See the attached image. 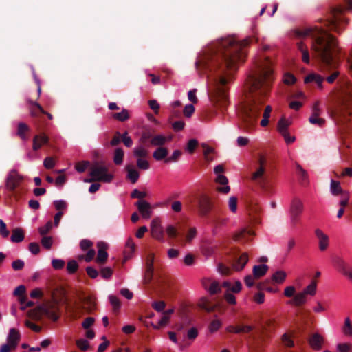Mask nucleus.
Returning <instances> with one entry per match:
<instances>
[{
	"mask_svg": "<svg viewBox=\"0 0 352 352\" xmlns=\"http://www.w3.org/2000/svg\"><path fill=\"white\" fill-rule=\"evenodd\" d=\"M41 244L43 247L47 250H50L53 244V239L51 236H43L41 239Z\"/></svg>",
	"mask_w": 352,
	"mask_h": 352,
	"instance_id": "nucleus-51",
	"label": "nucleus"
},
{
	"mask_svg": "<svg viewBox=\"0 0 352 352\" xmlns=\"http://www.w3.org/2000/svg\"><path fill=\"white\" fill-rule=\"evenodd\" d=\"M23 177L15 170H11L6 179V188L11 191L14 190L21 183Z\"/></svg>",
	"mask_w": 352,
	"mask_h": 352,
	"instance_id": "nucleus-10",
	"label": "nucleus"
},
{
	"mask_svg": "<svg viewBox=\"0 0 352 352\" xmlns=\"http://www.w3.org/2000/svg\"><path fill=\"white\" fill-rule=\"evenodd\" d=\"M216 182L224 186L223 187L217 188V190L219 192H222L223 194H227L230 192V188L228 185V179L225 175H217V177L216 178Z\"/></svg>",
	"mask_w": 352,
	"mask_h": 352,
	"instance_id": "nucleus-22",
	"label": "nucleus"
},
{
	"mask_svg": "<svg viewBox=\"0 0 352 352\" xmlns=\"http://www.w3.org/2000/svg\"><path fill=\"white\" fill-rule=\"evenodd\" d=\"M198 208L200 215H207L212 208L210 198L205 195H201L198 199Z\"/></svg>",
	"mask_w": 352,
	"mask_h": 352,
	"instance_id": "nucleus-11",
	"label": "nucleus"
},
{
	"mask_svg": "<svg viewBox=\"0 0 352 352\" xmlns=\"http://www.w3.org/2000/svg\"><path fill=\"white\" fill-rule=\"evenodd\" d=\"M24 239V234L21 228H16L12 230L11 241L13 243H20Z\"/></svg>",
	"mask_w": 352,
	"mask_h": 352,
	"instance_id": "nucleus-33",
	"label": "nucleus"
},
{
	"mask_svg": "<svg viewBox=\"0 0 352 352\" xmlns=\"http://www.w3.org/2000/svg\"><path fill=\"white\" fill-rule=\"evenodd\" d=\"M228 207L231 212L235 213L237 210V198L236 197H231L228 201Z\"/></svg>",
	"mask_w": 352,
	"mask_h": 352,
	"instance_id": "nucleus-53",
	"label": "nucleus"
},
{
	"mask_svg": "<svg viewBox=\"0 0 352 352\" xmlns=\"http://www.w3.org/2000/svg\"><path fill=\"white\" fill-rule=\"evenodd\" d=\"M257 162L258 164L255 166V170L252 173L251 179L256 182L261 188H265L267 184V160L265 156L260 155Z\"/></svg>",
	"mask_w": 352,
	"mask_h": 352,
	"instance_id": "nucleus-5",
	"label": "nucleus"
},
{
	"mask_svg": "<svg viewBox=\"0 0 352 352\" xmlns=\"http://www.w3.org/2000/svg\"><path fill=\"white\" fill-rule=\"evenodd\" d=\"M309 121L311 124L317 125L318 126H322L325 123L324 119L320 118V116L309 117Z\"/></svg>",
	"mask_w": 352,
	"mask_h": 352,
	"instance_id": "nucleus-57",
	"label": "nucleus"
},
{
	"mask_svg": "<svg viewBox=\"0 0 352 352\" xmlns=\"http://www.w3.org/2000/svg\"><path fill=\"white\" fill-rule=\"evenodd\" d=\"M281 340L285 346L292 347L294 346V342L293 340L287 333H284L282 336Z\"/></svg>",
	"mask_w": 352,
	"mask_h": 352,
	"instance_id": "nucleus-55",
	"label": "nucleus"
},
{
	"mask_svg": "<svg viewBox=\"0 0 352 352\" xmlns=\"http://www.w3.org/2000/svg\"><path fill=\"white\" fill-rule=\"evenodd\" d=\"M342 332L345 336H352V324L349 317L346 318L344 320V324L342 327Z\"/></svg>",
	"mask_w": 352,
	"mask_h": 352,
	"instance_id": "nucleus-42",
	"label": "nucleus"
},
{
	"mask_svg": "<svg viewBox=\"0 0 352 352\" xmlns=\"http://www.w3.org/2000/svg\"><path fill=\"white\" fill-rule=\"evenodd\" d=\"M298 50L302 53V60L304 63H309V52L307 46L302 42L297 43Z\"/></svg>",
	"mask_w": 352,
	"mask_h": 352,
	"instance_id": "nucleus-26",
	"label": "nucleus"
},
{
	"mask_svg": "<svg viewBox=\"0 0 352 352\" xmlns=\"http://www.w3.org/2000/svg\"><path fill=\"white\" fill-rule=\"evenodd\" d=\"M287 274L284 271H276L272 276V279L276 283H282L285 281Z\"/></svg>",
	"mask_w": 352,
	"mask_h": 352,
	"instance_id": "nucleus-41",
	"label": "nucleus"
},
{
	"mask_svg": "<svg viewBox=\"0 0 352 352\" xmlns=\"http://www.w3.org/2000/svg\"><path fill=\"white\" fill-rule=\"evenodd\" d=\"M151 236L160 242H164V230L159 217L154 218L151 222Z\"/></svg>",
	"mask_w": 352,
	"mask_h": 352,
	"instance_id": "nucleus-9",
	"label": "nucleus"
},
{
	"mask_svg": "<svg viewBox=\"0 0 352 352\" xmlns=\"http://www.w3.org/2000/svg\"><path fill=\"white\" fill-rule=\"evenodd\" d=\"M324 78L318 74H310L307 75L304 80L305 83L314 82L316 84L318 89H322L323 88L322 82Z\"/></svg>",
	"mask_w": 352,
	"mask_h": 352,
	"instance_id": "nucleus-19",
	"label": "nucleus"
},
{
	"mask_svg": "<svg viewBox=\"0 0 352 352\" xmlns=\"http://www.w3.org/2000/svg\"><path fill=\"white\" fill-rule=\"evenodd\" d=\"M49 140V138L45 133L36 135L33 138L32 150L34 151H38L43 146L47 144Z\"/></svg>",
	"mask_w": 352,
	"mask_h": 352,
	"instance_id": "nucleus-15",
	"label": "nucleus"
},
{
	"mask_svg": "<svg viewBox=\"0 0 352 352\" xmlns=\"http://www.w3.org/2000/svg\"><path fill=\"white\" fill-rule=\"evenodd\" d=\"M133 155L138 159L146 157L148 155L147 150L142 145L137 146L133 149Z\"/></svg>",
	"mask_w": 352,
	"mask_h": 352,
	"instance_id": "nucleus-36",
	"label": "nucleus"
},
{
	"mask_svg": "<svg viewBox=\"0 0 352 352\" xmlns=\"http://www.w3.org/2000/svg\"><path fill=\"white\" fill-rule=\"evenodd\" d=\"M272 63L268 58L259 60L256 69L246 81L250 96L242 107L243 120L248 126L256 123L261 107L270 91L274 80Z\"/></svg>",
	"mask_w": 352,
	"mask_h": 352,
	"instance_id": "nucleus-1",
	"label": "nucleus"
},
{
	"mask_svg": "<svg viewBox=\"0 0 352 352\" xmlns=\"http://www.w3.org/2000/svg\"><path fill=\"white\" fill-rule=\"evenodd\" d=\"M89 179H85V182L90 183L92 182H102L104 183H110L113 176L108 173V168L103 165L97 164L90 168Z\"/></svg>",
	"mask_w": 352,
	"mask_h": 352,
	"instance_id": "nucleus-4",
	"label": "nucleus"
},
{
	"mask_svg": "<svg viewBox=\"0 0 352 352\" xmlns=\"http://www.w3.org/2000/svg\"><path fill=\"white\" fill-rule=\"evenodd\" d=\"M250 38L239 41L235 36L222 38L218 43V49L221 54V63L219 66V76L215 82V90L219 102L226 106L228 102V89L226 85L231 80V75L244 61L245 47L249 44Z\"/></svg>",
	"mask_w": 352,
	"mask_h": 352,
	"instance_id": "nucleus-2",
	"label": "nucleus"
},
{
	"mask_svg": "<svg viewBox=\"0 0 352 352\" xmlns=\"http://www.w3.org/2000/svg\"><path fill=\"white\" fill-rule=\"evenodd\" d=\"M338 352H349L352 349V344L349 343H340L336 346Z\"/></svg>",
	"mask_w": 352,
	"mask_h": 352,
	"instance_id": "nucleus-52",
	"label": "nucleus"
},
{
	"mask_svg": "<svg viewBox=\"0 0 352 352\" xmlns=\"http://www.w3.org/2000/svg\"><path fill=\"white\" fill-rule=\"evenodd\" d=\"M289 126V122L284 118L280 119L278 122V131L282 135L283 133L288 132V127Z\"/></svg>",
	"mask_w": 352,
	"mask_h": 352,
	"instance_id": "nucleus-37",
	"label": "nucleus"
},
{
	"mask_svg": "<svg viewBox=\"0 0 352 352\" xmlns=\"http://www.w3.org/2000/svg\"><path fill=\"white\" fill-rule=\"evenodd\" d=\"M97 247L98 250L96 262L98 264H104L108 258V253L107 252V245L100 241L97 243Z\"/></svg>",
	"mask_w": 352,
	"mask_h": 352,
	"instance_id": "nucleus-14",
	"label": "nucleus"
},
{
	"mask_svg": "<svg viewBox=\"0 0 352 352\" xmlns=\"http://www.w3.org/2000/svg\"><path fill=\"white\" fill-rule=\"evenodd\" d=\"M268 270V266L265 264L254 265L252 270L254 277L259 278L264 276Z\"/></svg>",
	"mask_w": 352,
	"mask_h": 352,
	"instance_id": "nucleus-30",
	"label": "nucleus"
},
{
	"mask_svg": "<svg viewBox=\"0 0 352 352\" xmlns=\"http://www.w3.org/2000/svg\"><path fill=\"white\" fill-rule=\"evenodd\" d=\"M138 211L144 219H148L152 215V207L146 200H139L135 203Z\"/></svg>",
	"mask_w": 352,
	"mask_h": 352,
	"instance_id": "nucleus-13",
	"label": "nucleus"
},
{
	"mask_svg": "<svg viewBox=\"0 0 352 352\" xmlns=\"http://www.w3.org/2000/svg\"><path fill=\"white\" fill-rule=\"evenodd\" d=\"M166 233L170 239L175 238L179 234L177 228L173 225H168L165 229Z\"/></svg>",
	"mask_w": 352,
	"mask_h": 352,
	"instance_id": "nucleus-43",
	"label": "nucleus"
},
{
	"mask_svg": "<svg viewBox=\"0 0 352 352\" xmlns=\"http://www.w3.org/2000/svg\"><path fill=\"white\" fill-rule=\"evenodd\" d=\"M109 300L111 305L113 307V311H116L120 309V302L119 298L116 296L109 295Z\"/></svg>",
	"mask_w": 352,
	"mask_h": 352,
	"instance_id": "nucleus-46",
	"label": "nucleus"
},
{
	"mask_svg": "<svg viewBox=\"0 0 352 352\" xmlns=\"http://www.w3.org/2000/svg\"><path fill=\"white\" fill-rule=\"evenodd\" d=\"M21 340V333L15 328H10L6 337V342L17 347Z\"/></svg>",
	"mask_w": 352,
	"mask_h": 352,
	"instance_id": "nucleus-18",
	"label": "nucleus"
},
{
	"mask_svg": "<svg viewBox=\"0 0 352 352\" xmlns=\"http://www.w3.org/2000/svg\"><path fill=\"white\" fill-rule=\"evenodd\" d=\"M89 164V162L87 161H82V162H78L76 164L75 169L78 173H83L87 168Z\"/></svg>",
	"mask_w": 352,
	"mask_h": 352,
	"instance_id": "nucleus-59",
	"label": "nucleus"
},
{
	"mask_svg": "<svg viewBox=\"0 0 352 352\" xmlns=\"http://www.w3.org/2000/svg\"><path fill=\"white\" fill-rule=\"evenodd\" d=\"M330 190L333 195H338L339 194L343 195L346 192L342 190L340 182L334 180H331V182Z\"/></svg>",
	"mask_w": 352,
	"mask_h": 352,
	"instance_id": "nucleus-35",
	"label": "nucleus"
},
{
	"mask_svg": "<svg viewBox=\"0 0 352 352\" xmlns=\"http://www.w3.org/2000/svg\"><path fill=\"white\" fill-rule=\"evenodd\" d=\"M197 145H198L197 140L195 139H191L188 142L186 151L188 153H192L194 152V151L196 148V147L197 146Z\"/></svg>",
	"mask_w": 352,
	"mask_h": 352,
	"instance_id": "nucleus-62",
	"label": "nucleus"
},
{
	"mask_svg": "<svg viewBox=\"0 0 352 352\" xmlns=\"http://www.w3.org/2000/svg\"><path fill=\"white\" fill-rule=\"evenodd\" d=\"M16 347L8 342L2 344L0 347V352H11L15 351Z\"/></svg>",
	"mask_w": 352,
	"mask_h": 352,
	"instance_id": "nucleus-64",
	"label": "nucleus"
},
{
	"mask_svg": "<svg viewBox=\"0 0 352 352\" xmlns=\"http://www.w3.org/2000/svg\"><path fill=\"white\" fill-rule=\"evenodd\" d=\"M76 346L78 349L80 350L85 351L89 348V342L83 338L77 340L76 342Z\"/></svg>",
	"mask_w": 352,
	"mask_h": 352,
	"instance_id": "nucleus-48",
	"label": "nucleus"
},
{
	"mask_svg": "<svg viewBox=\"0 0 352 352\" xmlns=\"http://www.w3.org/2000/svg\"><path fill=\"white\" fill-rule=\"evenodd\" d=\"M304 206L301 200L299 199H294L291 203L289 213L291 222L295 225L303 212Z\"/></svg>",
	"mask_w": 352,
	"mask_h": 352,
	"instance_id": "nucleus-8",
	"label": "nucleus"
},
{
	"mask_svg": "<svg viewBox=\"0 0 352 352\" xmlns=\"http://www.w3.org/2000/svg\"><path fill=\"white\" fill-rule=\"evenodd\" d=\"M52 228V221H47L45 226H41L38 228V232L41 235L45 236L47 234Z\"/></svg>",
	"mask_w": 352,
	"mask_h": 352,
	"instance_id": "nucleus-49",
	"label": "nucleus"
},
{
	"mask_svg": "<svg viewBox=\"0 0 352 352\" xmlns=\"http://www.w3.org/2000/svg\"><path fill=\"white\" fill-rule=\"evenodd\" d=\"M204 286L205 289H206L210 294H215L221 291V287L218 282L212 281L210 283V281H204Z\"/></svg>",
	"mask_w": 352,
	"mask_h": 352,
	"instance_id": "nucleus-25",
	"label": "nucleus"
},
{
	"mask_svg": "<svg viewBox=\"0 0 352 352\" xmlns=\"http://www.w3.org/2000/svg\"><path fill=\"white\" fill-rule=\"evenodd\" d=\"M249 261L248 253L243 252L239 256H235L231 261L232 269L234 271H241Z\"/></svg>",
	"mask_w": 352,
	"mask_h": 352,
	"instance_id": "nucleus-12",
	"label": "nucleus"
},
{
	"mask_svg": "<svg viewBox=\"0 0 352 352\" xmlns=\"http://www.w3.org/2000/svg\"><path fill=\"white\" fill-rule=\"evenodd\" d=\"M30 131V127L28 124L24 122H19L17 126V135L20 137V138L23 140H27L26 133Z\"/></svg>",
	"mask_w": 352,
	"mask_h": 352,
	"instance_id": "nucleus-28",
	"label": "nucleus"
},
{
	"mask_svg": "<svg viewBox=\"0 0 352 352\" xmlns=\"http://www.w3.org/2000/svg\"><path fill=\"white\" fill-rule=\"evenodd\" d=\"M322 111L320 108V102H316L311 107V116L310 117H317L321 115Z\"/></svg>",
	"mask_w": 352,
	"mask_h": 352,
	"instance_id": "nucleus-56",
	"label": "nucleus"
},
{
	"mask_svg": "<svg viewBox=\"0 0 352 352\" xmlns=\"http://www.w3.org/2000/svg\"><path fill=\"white\" fill-rule=\"evenodd\" d=\"M199 307L208 312L214 311V307L208 304V301L206 298H202L199 302Z\"/></svg>",
	"mask_w": 352,
	"mask_h": 352,
	"instance_id": "nucleus-44",
	"label": "nucleus"
},
{
	"mask_svg": "<svg viewBox=\"0 0 352 352\" xmlns=\"http://www.w3.org/2000/svg\"><path fill=\"white\" fill-rule=\"evenodd\" d=\"M346 24V19L342 16L340 10H335L333 16L328 20L327 25L331 30L337 33H341Z\"/></svg>",
	"mask_w": 352,
	"mask_h": 352,
	"instance_id": "nucleus-7",
	"label": "nucleus"
},
{
	"mask_svg": "<svg viewBox=\"0 0 352 352\" xmlns=\"http://www.w3.org/2000/svg\"><path fill=\"white\" fill-rule=\"evenodd\" d=\"M124 151L121 148H117L114 152L113 162L117 165H120L123 162Z\"/></svg>",
	"mask_w": 352,
	"mask_h": 352,
	"instance_id": "nucleus-38",
	"label": "nucleus"
},
{
	"mask_svg": "<svg viewBox=\"0 0 352 352\" xmlns=\"http://www.w3.org/2000/svg\"><path fill=\"white\" fill-rule=\"evenodd\" d=\"M152 307L157 312H161L166 307V303L164 301H155L152 303Z\"/></svg>",
	"mask_w": 352,
	"mask_h": 352,
	"instance_id": "nucleus-61",
	"label": "nucleus"
},
{
	"mask_svg": "<svg viewBox=\"0 0 352 352\" xmlns=\"http://www.w3.org/2000/svg\"><path fill=\"white\" fill-rule=\"evenodd\" d=\"M153 256H151L150 261H148L146 263V268L144 273V281L145 283H149L152 278L153 274Z\"/></svg>",
	"mask_w": 352,
	"mask_h": 352,
	"instance_id": "nucleus-23",
	"label": "nucleus"
},
{
	"mask_svg": "<svg viewBox=\"0 0 352 352\" xmlns=\"http://www.w3.org/2000/svg\"><path fill=\"white\" fill-rule=\"evenodd\" d=\"M216 247L212 246L210 243L206 241H204L202 245H201V254L205 256L206 258H209L212 256L215 252Z\"/></svg>",
	"mask_w": 352,
	"mask_h": 352,
	"instance_id": "nucleus-24",
	"label": "nucleus"
},
{
	"mask_svg": "<svg viewBox=\"0 0 352 352\" xmlns=\"http://www.w3.org/2000/svg\"><path fill=\"white\" fill-rule=\"evenodd\" d=\"M135 249V244L134 243L132 239L129 238L127 239L125 248L124 250V257L126 259L129 258L132 254L134 252Z\"/></svg>",
	"mask_w": 352,
	"mask_h": 352,
	"instance_id": "nucleus-27",
	"label": "nucleus"
},
{
	"mask_svg": "<svg viewBox=\"0 0 352 352\" xmlns=\"http://www.w3.org/2000/svg\"><path fill=\"white\" fill-rule=\"evenodd\" d=\"M126 168L127 170V178L132 184L136 183L140 177L138 171L130 166H126Z\"/></svg>",
	"mask_w": 352,
	"mask_h": 352,
	"instance_id": "nucleus-31",
	"label": "nucleus"
},
{
	"mask_svg": "<svg viewBox=\"0 0 352 352\" xmlns=\"http://www.w3.org/2000/svg\"><path fill=\"white\" fill-rule=\"evenodd\" d=\"M60 300L52 298L51 300L47 301L41 307V310L47 317L56 321L59 318Z\"/></svg>",
	"mask_w": 352,
	"mask_h": 352,
	"instance_id": "nucleus-6",
	"label": "nucleus"
},
{
	"mask_svg": "<svg viewBox=\"0 0 352 352\" xmlns=\"http://www.w3.org/2000/svg\"><path fill=\"white\" fill-rule=\"evenodd\" d=\"M78 267L77 262L74 260L69 261L67 265V270L69 274H74Z\"/></svg>",
	"mask_w": 352,
	"mask_h": 352,
	"instance_id": "nucleus-54",
	"label": "nucleus"
},
{
	"mask_svg": "<svg viewBox=\"0 0 352 352\" xmlns=\"http://www.w3.org/2000/svg\"><path fill=\"white\" fill-rule=\"evenodd\" d=\"M296 79L295 76L289 73H286L283 76V81L286 85H292L296 82Z\"/></svg>",
	"mask_w": 352,
	"mask_h": 352,
	"instance_id": "nucleus-58",
	"label": "nucleus"
},
{
	"mask_svg": "<svg viewBox=\"0 0 352 352\" xmlns=\"http://www.w3.org/2000/svg\"><path fill=\"white\" fill-rule=\"evenodd\" d=\"M324 342V338L318 333H314L309 340L310 346L316 351L322 349Z\"/></svg>",
	"mask_w": 352,
	"mask_h": 352,
	"instance_id": "nucleus-17",
	"label": "nucleus"
},
{
	"mask_svg": "<svg viewBox=\"0 0 352 352\" xmlns=\"http://www.w3.org/2000/svg\"><path fill=\"white\" fill-rule=\"evenodd\" d=\"M112 117L120 122H125L130 118V114L127 109H123L120 112L113 113Z\"/></svg>",
	"mask_w": 352,
	"mask_h": 352,
	"instance_id": "nucleus-34",
	"label": "nucleus"
},
{
	"mask_svg": "<svg viewBox=\"0 0 352 352\" xmlns=\"http://www.w3.org/2000/svg\"><path fill=\"white\" fill-rule=\"evenodd\" d=\"M333 264L334 267L342 274H345L348 270H349L348 268V266L346 263V262L340 256H335L333 258Z\"/></svg>",
	"mask_w": 352,
	"mask_h": 352,
	"instance_id": "nucleus-21",
	"label": "nucleus"
},
{
	"mask_svg": "<svg viewBox=\"0 0 352 352\" xmlns=\"http://www.w3.org/2000/svg\"><path fill=\"white\" fill-rule=\"evenodd\" d=\"M28 104L30 105L29 111L32 117H37L38 113H45V111L43 109L39 103L36 101H32L30 99L27 100Z\"/></svg>",
	"mask_w": 352,
	"mask_h": 352,
	"instance_id": "nucleus-20",
	"label": "nucleus"
},
{
	"mask_svg": "<svg viewBox=\"0 0 352 352\" xmlns=\"http://www.w3.org/2000/svg\"><path fill=\"white\" fill-rule=\"evenodd\" d=\"M167 141V138L162 135H157L153 137L151 140V144L155 146H160L164 145Z\"/></svg>",
	"mask_w": 352,
	"mask_h": 352,
	"instance_id": "nucleus-40",
	"label": "nucleus"
},
{
	"mask_svg": "<svg viewBox=\"0 0 352 352\" xmlns=\"http://www.w3.org/2000/svg\"><path fill=\"white\" fill-rule=\"evenodd\" d=\"M101 276L106 280L111 278L113 275V269L110 267H104L100 270Z\"/></svg>",
	"mask_w": 352,
	"mask_h": 352,
	"instance_id": "nucleus-47",
	"label": "nucleus"
},
{
	"mask_svg": "<svg viewBox=\"0 0 352 352\" xmlns=\"http://www.w3.org/2000/svg\"><path fill=\"white\" fill-rule=\"evenodd\" d=\"M315 234L318 240L320 250H326L329 244V236L322 230L319 228L315 230Z\"/></svg>",
	"mask_w": 352,
	"mask_h": 352,
	"instance_id": "nucleus-16",
	"label": "nucleus"
},
{
	"mask_svg": "<svg viewBox=\"0 0 352 352\" xmlns=\"http://www.w3.org/2000/svg\"><path fill=\"white\" fill-rule=\"evenodd\" d=\"M317 288V282L316 280H312L311 283L307 285L303 290V293L305 295H310L311 296H314L316 293Z\"/></svg>",
	"mask_w": 352,
	"mask_h": 352,
	"instance_id": "nucleus-39",
	"label": "nucleus"
},
{
	"mask_svg": "<svg viewBox=\"0 0 352 352\" xmlns=\"http://www.w3.org/2000/svg\"><path fill=\"white\" fill-rule=\"evenodd\" d=\"M181 155H182V152L179 150H175L173 151V153L170 157L165 159L164 162L166 163L177 162L179 160V158L181 157Z\"/></svg>",
	"mask_w": 352,
	"mask_h": 352,
	"instance_id": "nucleus-50",
	"label": "nucleus"
},
{
	"mask_svg": "<svg viewBox=\"0 0 352 352\" xmlns=\"http://www.w3.org/2000/svg\"><path fill=\"white\" fill-rule=\"evenodd\" d=\"M168 155V150L164 147L157 148L153 153V158L157 161L165 160Z\"/></svg>",
	"mask_w": 352,
	"mask_h": 352,
	"instance_id": "nucleus-32",
	"label": "nucleus"
},
{
	"mask_svg": "<svg viewBox=\"0 0 352 352\" xmlns=\"http://www.w3.org/2000/svg\"><path fill=\"white\" fill-rule=\"evenodd\" d=\"M54 205L58 212L63 211L67 207V204L64 200H56L54 201Z\"/></svg>",
	"mask_w": 352,
	"mask_h": 352,
	"instance_id": "nucleus-60",
	"label": "nucleus"
},
{
	"mask_svg": "<svg viewBox=\"0 0 352 352\" xmlns=\"http://www.w3.org/2000/svg\"><path fill=\"white\" fill-rule=\"evenodd\" d=\"M307 299V295H305L303 292H299L296 294L293 299L291 300L290 303L293 304L295 306H300L305 303H306Z\"/></svg>",
	"mask_w": 352,
	"mask_h": 352,
	"instance_id": "nucleus-29",
	"label": "nucleus"
},
{
	"mask_svg": "<svg viewBox=\"0 0 352 352\" xmlns=\"http://www.w3.org/2000/svg\"><path fill=\"white\" fill-rule=\"evenodd\" d=\"M222 322L219 319L213 320L209 324L208 329L210 333H214L221 327Z\"/></svg>",
	"mask_w": 352,
	"mask_h": 352,
	"instance_id": "nucleus-45",
	"label": "nucleus"
},
{
	"mask_svg": "<svg viewBox=\"0 0 352 352\" xmlns=\"http://www.w3.org/2000/svg\"><path fill=\"white\" fill-rule=\"evenodd\" d=\"M137 166L141 170H148L150 167L148 162L143 158L138 159Z\"/></svg>",
	"mask_w": 352,
	"mask_h": 352,
	"instance_id": "nucleus-63",
	"label": "nucleus"
},
{
	"mask_svg": "<svg viewBox=\"0 0 352 352\" xmlns=\"http://www.w3.org/2000/svg\"><path fill=\"white\" fill-rule=\"evenodd\" d=\"M294 36L297 38L311 36L314 41L311 50L314 54L327 65H331L336 54L338 52L336 38L327 31L317 26L301 30H294Z\"/></svg>",
	"mask_w": 352,
	"mask_h": 352,
	"instance_id": "nucleus-3",
	"label": "nucleus"
}]
</instances>
